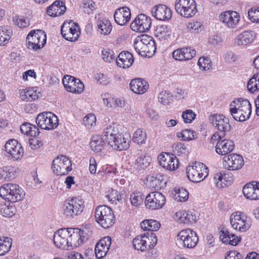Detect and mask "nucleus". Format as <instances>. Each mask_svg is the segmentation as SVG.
<instances>
[{
	"mask_svg": "<svg viewBox=\"0 0 259 259\" xmlns=\"http://www.w3.org/2000/svg\"><path fill=\"white\" fill-rule=\"evenodd\" d=\"M229 111L235 120L244 121L250 118L251 114V105L247 99H236L230 104Z\"/></svg>",
	"mask_w": 259,
	"mask_h": 259,
	"instance_id": "f257e3e1",
	"label": "nucleus"
},
{
	"mask_svg": "<svg viewBox=\"0 0 259 259\" xmlns=\"http://www.w3.org/2000/svg\"><path fill=\"white\" fill-rule=\"evenodd\" d=\"M61 33L66 40L75 41L80 35V28L77 23L71 20L66 21L61 26Z\"/></svg>",
	"mask_w": 259,
	"mask_h": 259,
	"instance_id": "f8f14e48",
	"label": "nucleus"
},
{
	"mask_svg": "<svg viewBox=\"0 0 259 259\" xmlns=\"http://www.w3.org/2000/svg\"><path fill=\"white\" fill-rule=\"evenodd\" d=\"M240 14L236 11H226L219 15V20L228 28H235L240 21Z\"/></svg>",
	"mask_w": 259,
	"mask_h": 259,
	"instance_id": "2eb2a0df",
	"label": "nucleus"
},
{
	"mask_svg": "<svg viewBox=\"0 0 259 259\" xmlns=\"http://www.w3.org/2000/svg\"><path fill=\"white\" fill-rule=\"evenodd\" d=\"M152 15L157 20L165 21L171 17V12L169 8L164 5H158L151 10Z\"/></svg>",
	"mask_w": 259,
	"mask_h": 259,
	"instance_id": "b1692460",
	"label": "nucleus"
},
{
	"mask_svg": "<svg viewBox=\"0 0 259 259\" xmlns=\"http://www.w3.org/2000/svg\"><path fill=\"white\" fill-rule=\"evenodd\" d=\"M187 28L192 32L198 33L203 29V26L201 22L192 21L188 23Z\"/></svg>",
	"mask_w": 259,
	"mask_h": 259,
	"instance_id": "e2e57ef3",
	"label": "nucleus"
},
{
	"mask_svg": "<svg viewBox=\"0 0 259 259\" xmlns=\"http://www.w3.org/2000/svg\"><path fill=\"white\" fill-rule=\"evenodd\" d=\"M144 238L146 241L145 245L147 246V250L154 247L157 243V239L154 232H146L144 233Z\"/></svg>",
	"mask_w": 259,
	"mask_h": 259,
	"instance_id": "de8ad7c7",
	"label": "nucleus"
},
{
	"mask_svg": "<svg viewBox=\"0 0 259 259\" xmlns=\"http://www.w3.org/2000/svg\"><path fill=\"white\" fill-rule=\"evenodd\" d=\"M106 144L101 136L95 135L92 137L90 145L93 151L99 152L104 149Z\"/></svg>",
	"mask_w": 259,
	"mask_h": 259,
	"instance_id": "58836bf2",
	"label": "nucleus"
},
{
	"mask_svg": "<svg viewBox=\"0 0 259 259\" xmlns=\"http://www.w3.org/2000/svg\"><path fill=\"white\" fill-rule=\"evenodd\" d=\"M144 195L140 191H135L130 195V201L131 204L135 207H138L143 202Z\"/></svg>",
	"mask_w": 259,
	"mask_h": 259,
	"instance_id": "603ef678",
	"label": "nucleus"
},
{
	"mask_svg": "<svg viewBox=\"0 0 259 259\" xmlns=\"http://www.w3.org/2000/svg\"><path fill=\"white\" fill-rule=\"evenodd\" d=\"M118 134L119 132L116 126L109 125L104 129L101 137L108 146H115L114 141Z\"/></svg>",
	"mask_w": 259,
	"mask_h": 259,
	"instance_id": "7c9ffc66",
	"label": "nucleus"
},
{
	"mask_svg": "<svg viewBox=\"0 0 259 259\" xmlns=\"http://www.w3.org/2000/svg\"><path fill=\"white\" fill-rule=\"evenodd\" d=\"M220 238L222 241L226 244L235 246L241 241V237L231 233L229 230L223 227L220 231Z\"/></svg>",
	"mask_w": 259,
	"mask_h": 259,
	"instance_id": "c85d7f7f",
	"label": "nucleus"
},
{
	"mask_svg": "<svg viewBox=\"0 0 259 259\" xmlns=\"http://www.w3.org/2000/svg\"><path fill=\"white\" fill-rule=\"evenodd\" d=\"M52 167L54 173L57 175H66L72 170V164L68 157L61 155L53 161Z\"/></svg>",
	"mask_w": 259,
	"mask_h": 259,
	"instance_id": "ddd939ff",
	"label": "nucleus"
},
{
	"mask_svg": "<svg viewBox=\"0 0 259 259\" xmlns=\"http://www.w3.org/2000/svg\"><path fill=\"white\" fill-rule=\"evenodd\" d=\"M196 55L195 49L190 48H183L174 51L172 53L174 59L179 61L191 59Z\"/></svg>",
	"mask_w": 259,
	"mask_h": 259,
	"instance_id": "cd10ccee",
	"label": "nucleus"
},
{
	"mask_svg": "<svg viewBox=\"0 0 259 259\" xmlns=\"http://www.w3.org/2000/svg\"><path fill=\"white\" fill-rule=\"evenodd\" d=\"M197 65L201 70H208L211 67V62L209 58L201 57L199 59Z\"/></svg>",
	"mask_w": 259,
	"mask_h": 259,
	"instance_id": "680f3d73",
	"label": "nucleus"
},
{
	"mask_svg": "<svg viewBox=\"0 0 259 259\" xmlns=\"http://www.w3.org/2000/svg\"><path fill=\"white\" fill-rule=\"evenodd\" d=\"M244 196L248 199H259V182H252L246 184L243 188Z\"/></svg>",
	"mask_w": 259,
	"mask_h": 259,
	"instance_id": "393cba45",
	"label": "nucleus"
},
{
	"mask_svg": "<svg viewBox=\"0 0 259 259\" xmlns=\"http://www.w3.org/2000/svg\"><path fill=\"white\" fill-rule=\"evenodd\" d=\"M130 142L128 136L126 137L118 134L117 137L114 141L115 146H111L114 149L119 151L125 150L129 147V143Z\"/></svg>",
	"mask_w": 259,
	"mask_h": 259,
	"instance_id": "e433bc0d",
	"label": "nucleus"
},
{
	"mask_svg": "<svg viewBox=\"0 0 259 259\" xmlns=\"http://www.w3.org/2000/svg\"><path fill=\"white\" fill-rule=\"evenodd\" d=\"M223 164L226 169L235 170L242 168L244 165V160L240 155L232 153L224 157Z\"/></svg>",
	"mask_w": 259,
	"mask_h": 259,
	"instance_id": "a211bd4d",
	"label": "nucleus"
},
{
	"mask_svg": "<svg viewBox=\"0 0 259 259\" xmlns=\"http://www.w3.org/2000/svg\"><path fill=\"white\" fill-rule=\"evenodd\" d=\"M215 148L217 153L221 155H226L233 150L234 143L230 139H224L217 143Z\"/></svg>",
	"mask_w": 259,
	"mask_h": 259,
	"instance_id": "c756f323",
	"label": "nucleus"
},
{
	"mask_svg": "<svg viewBox=\"0 0 259 259\" xmlns=\"http://www.w3.org/2000/svg\"><path fill=\"white\" fill-rule=\"evenodd\" d=\"M230 222L233 229L240 232H246L251 226L249 219L240 211L233 213L230 217Z\"/></svg>",
	"mask_w": 259,
	"mask_h": 259,
	"instance_id": "9b49d317",
	"label": "nucleus"
},
{
	"mask_svg": "<svg viewBox=\"0 0 259 259\" xmlns=\"http://www.w3.org/2000/svg\"><path fill=\"white\" fill-rule=\"evenodd\" d=\"M175 9L177 12L185 18H190L197 12L194 0H176Z\"/></svg>",
	"mask_w": 259,
	"mask_h": 259,
	"instance_id": "1a4fd4ad",
	"label": "nucleus"
},
{
	"mask_svg": "<svg viewBox=\"0 0 259 259\" xmlns=\"http://www.w3.org/2000/svg\"><path fill=\"white\" fill-rule=\"evenodd\" d=\"M35 121L38 126L46 130H54L58 125L57 117L50 112L39 113L37 116Z\"/></svg>",
	"mask_w": 259,
	"mask_h": 259,
	"instance_id": "9d476101",
	"label": "nucleus"
},
{
	"mask_svg": "<svg viewBox=\"0 0 259 259\" xmlns=\"http://www.w3.org/2000/svg\"><path fill=\"white\" fill-rule=\"evenodd\" d=\"M174 220L179 224H191L196 221V216L191 212L185 210H180L174 215Z\"/></svg>",
	"mask_w": 259,
	"mask_h": 259,
	"instance_id": "a878e982",
	"label": "nucleus"
},
{
	"mask_svg": "<svg viewBox=\"0 0 259 259\" xmlns=\"http://www.w3.org/2000/svg\"><path fill=\"white\" fill-rule=\"evenodd\" d=\"M98 31L103 35L109 34L112 30V25L107 19H99L97 22Z\"/></svg>",
	"mask_w": 259,
	"mask_h": 259,
	"instance_id": "79ce46f5",
	"label": "nucleus"
},
{
	"mask_svg": "<svg viewBox=\"0 0 259 259\" xmlns=\"http://www.w3.org/2000/svg\"><path fill=\"white\" fill-rule=\"evenodd\" d=\"M157 159L159 164L167 170H175L178 168V159L173 154L168 153L161 154L158 155Z\"/></svg>",
	"mask_w": 259,
	"mask_h": 259,
	"instance_id": "6ab92c4d",
	"label": "nucleus"
},
{
	"mask_svg": "<svg viewBox=\"0 0 259 259\" xmlns=\"http://www.w3.org/2000/svg\"><path fill=\"white\" fill-rule=\"evenodd\" d=\"M130 87L133 93L137 94H143L149 89V84L144 79L138 78L131 80Z\"/></svg>",
	"mask_w": 259,
	"mask_h": 259,
	"instance_id": "2f4dec72",
	"label": "nucleus"
},
{
	"mask_svg": "<svg viewBox=\"0 0 259 259\" xmlns=\"http://www.w3.org/2000/svg\"><path fill=\"white\" fill-rule=\"evenodd\" d=\"M151 20L149 17L141 14L137 16L131 24V29L136 32H144L149 30Z\"/></svg>",
	"mask_w": 259,
	"mask_h": 259,
	"instance_id": "f3484780",
	"label": "nucleus"
},
{
	"mask_svg": "<svg viewBox=\"0 0 259 259\" xmlns=\"http://www.w3.org/2000/svg\"><path fill=\"white\" fill-rule=\"evenodd\" d=\"M187 176L188 179L193 183H199L207 176L208 168L201 162H195L192 165L187 166Z\"/></svg>",
	"mask_w": 259,
	"mask_h": 259,
	"instance_id": "423d86ee",
	"label": "nucleus"
},
{
	"mask_svg": "<svg viewBox=\"0 0 259 259\" xmlns=\"http://www.w3.org/2000/svg\"><path fill=\"white\" fill-rule=\"evenodd\" d=\"M20 131L24 135L31 137H36L39 134L38 128L34 124L24 122L20 126Z\"/></svg>",
	"mask_w": 259,
	"mask_h": 259,
	"instance_id": "a19ab883",
	"label": "nucleus"
},
{
	"mask_svg": "<svg viewBox=\"0 0 259 259\" xmlns=\"http://www.w3.org/2000/svg\"><path fill=\"white\" fill-rule=\"evenodd\" d=\"M146 241L144 238V234L138 235L133 240V244L135 249L141 251H147V246L145 245Z\"/></svg>",
	"mask_w": 259,
	"mask_h": 259,
	"instance_id": "8fccbe9b",
	"label": "nucleus"
},
{
	"mask_svg": "<svg viewBox=\"0 0 259 259\" xmlns=\"http://www.w3.org/2000/svg\"><path fill=\"white\" fill-rule=\"evenodd\" d=\"M93 227L91 225H86L82 230L76 229V231L80 234L83 242L87 240L92 235Z\"/></svg>",
	"mask_w": 259,
	"mask_h": 259,
	"instance_id": "13d9d810",
	"label": "nucleus"
},
{
	"mask_svg": "<svg viewBox=\"0 0 259 259\" xmlns=\"http://www.w3.org/2000/svg\"><path fill=\"white\" fill-rule=\"evenodd\" d=\"M177 137L183 141H190L195 138L194 132L190 129H185L177 133Z\"/></svg>",
	"mask_w": 259,
	"mask_h": 259,
	"instance_id": "bf43d9fd",
	"label": "nucleus"
},
{
	"mask_svg": "<svg viewBox=\"0 0 259 259\" xmlns=\"http://www.w3.org/2000/svg\"><path fill=\"white\" fill-rule=\"evenodd\" d=\"M147 139V134L145 130L141 128L137 129L134 133L133 141L138 144H143Z\"/></svg>",
	"mask_w": 259,
	"mask_h": 259,
	"instance_id": "09e8293b",
	"label": "nucleus"
},
{
	"mask_svg": "<svg viewBox=\"0 0 259 259\" xmlns=\"http://www.w3.org/2000/svg\"><path fill=\"white\" fill-rule=\"evenodd\" d=\"M62 82L65 89L68 92L79 94L84 90L83 83L79 79L71 75H65Z\"/></svg>",
	"mask_w": 259,
	"mask_h": 259,
	"instance_id": "dca6fc26",
	"label": "nucleus"
},
{
	"mask_svg": "<svg viewBox=\"0 0 259 259\" xmlns=\"http://www.w3.org/2000/svg\"><path fill=\"white\" fill-rule=\"evenodd\" d=\"M247 87L248 91L252 93L259 90V72L255 73L249 79Z\"/></svg>",
	"mask_w": 259,
	"mask_h": 259,
	"instance_id": "864d4df0",
	"label": "nucleus"
},
{
	"mask_svg": "<svg viewBox=\"0 0 259 259\" xmlns=\"http://www.w3.org/2000/svg\"><path fill=\"white\" fill-rule=\"evenodd\" d=\"M46 43V35L41 30L31 31L26 38L28 49L37 51L43 48Z\"/></svg>",
	"mask_w": 259,
	"mask_h": 259,
	"instance_id": "6e6552de",
	"label": "nucleus"
},
{
	"mask_svg": "<svg viewBox=\"0 0 259 259\" xmlns=\"http://www.w3.org/2000/svg\"><path fill=\"white\" fill-rule=\"evenodd\" d=\"M151 158L146 155H141L136 159V164L140 168L144 169L150 163Z\"/></svg>",
	"mask_w": 259,
	"mask_h": 259,
	"instance_id": "0e129e2a",
	"label": "nucleus"
},
{
	"mask_svg": "<svg viewBox=\"0 0 259 259\" xmlns=\"http://www.w3.org/2000/svg\"><path fill=\"white\" fill-rule=\"evenodd\" d=\"M256 38L255 33L251 30L244 31L239 34L235 39L238 46H246L252 43Z\"/></svg>",
	"mask_w": 259,
	"mask_h": 259,
	"instance_id": "473e14b6",
	"label": "nucleus"
},
{
	"mask_svg": "<svg viewBox=\"0 0 259 259\" xmlns=\"http://www.w3.org/2000/svg\"><path fill=\"white\" fill-rule=\"evenodd\" d=\"M25 195L24 191L16 184H5L0 187V196L12 203L22 201Z\"/></svg>",
	"mask_w": 259,
	"mask_h": 259,
	"instance_id": "7ed1b4c3",
	"label": "nucleus"
},
{
	"mask_svg": "<svg viewBox=\"0 0 259 259\" xmlns=\"http://www.w3.org/2000/svg\"><path fill=\"white\" fill-rule=\"evenodd\" d=\"M147 180L150 183V186L156 190L160 189L163 186L162 184L165 183L163 176L159 173H154Z\"/></svg>",
	"mask_w": 259,
	"mask_h": 259,
	"instance_id": "ea45409f",
	"label": "nucleus"
},
{
	"mask_svg": "<svg viewBox=\"0 0 259 259\" xmlns=\"http://www.w3.org/2000/svg\"><path fill=\"white\" fill-rule=\"evenodd\" d=\"M69 232L68 228H62L56 232L53 236V242L55 245L60 249L68 250L69 249V245L68 243V237Z\"/></svg>",
	"mask_w": 259,
	"mask_h": 259,
	"instance_id": "412c9836",
	"label": "nucleus"
},
{
	"mask_svg": "<svg viewBox=\"0 0 259 259\" xmlns=\"http://www.w3.org/2000/svg\"><path fill=\"white\" fill-rule=\"evenodd\" d=\"M158 100L161 104L168 105L173 101V96L169 91H162L159 94Z\"/></svg>",
	"mask_w": 259,
	"mask_h": 259,
	"instance_id": "6e6d98bb",
	"label": "nucleus"
},
{
	"mask_svg": "<svg viewBox=\"0 0 259 259\" xmlns=\"http://www.w3.org/2000/svg\"><path fill=\"white\" fill-rule=\"evenodd\" d=\"M5 150L14 160L21 159L23 155V149L17 140L12 139L6 142Z\"/></svg>",
	"mask_w": 259,
	"mask_h": 259,
	"instance_id": "aec40b11",
	"label": "nucleus"
},
{
	"mask_svg": "<svg viewBox=\"0 0 259 259\" xmlns=\"http://www.w3.org/2000/svg\"><path fill=\"white\" fill-rule=\"evenodd\" d=\"M15 176L13 167L4 166L0 167V180L13 179Z\"/></svg>",
	"mask_w": 259,
	"mask_h": 259,
	"instance_id": "4d7b16f0",
	"label": "nucleus"
},
{
	"mask_svg": "<svg viewBox=\"0 0 259 259\" xmlns=\"http://www.w3.org/2000/svg\"><path fill=\"white\" fill-rule=\"evenodd\" d=\"M226 177V174H223L221 172L215 174L213 178V182L215 186L218 188H222L229 184H230V182L228 183V182L225 183V179Z\"/></svg>",
	"mask_w": 259,
	"mask_h": 259,
	"instance_id": "3c124183",
	"label": "nucleus"
},
{
	"mask_svg": "<svg viewBox=\"0 0 259 259\" xmlns=\"http://www.w3.org/2000/svg\"><path fill=\"white\" fill-rule=\"evenodd\" d=\"M117 66L125 68L130 67L134 62L133 55L129 52H122L116 60Z\"/></svg>",
	"mask_w": 259,
	"mask_h": 259,
	"instance_id": "72a5a7b5",
	"label": "nucleus"
},
{
	"mask_svg": "<svg viewBox=\"0 0 259 259\" xmlns=\"http://www.w3.org/2000/svg\"><path fill=\"white\" fill-rule=\"evenodd\" d=\"M95 3L92 0H82L80 7L84 13L90 14L94 9Z\"/></svg>",
	"mask_w": 259,
	"mask_h": 259,
	"instance_id": "69168bd1",
	"label": "nucleus"
},
{
	"mask_svg": "<svg viewBox=\"0 0 259 259\" xmlns=\"http://www.w3.org/2000/svg\"><path fill=\"white\" fill-rule=\"evenodd\" d=\"M212 125L218 131L226 135L227 132L231 130V126L228 118L222 114H215L210 118Z\"/></svg>",
	"mask_w": 259,
	"mask_h": 259,
	"instance_id": "4be33fe9",
	"label": "nucleus"
},
{
	"mask_svg": "<svg viewBox=\"0 0 259 259\" xmlns=\"http://www.w3.org/2000/svg\"><path fill=\"white\" fill-rule=\"evenodd\" d=\"M196 114L192 110H186L182 113V117L185 123H190L195 119Z\"/></svg>",
	"mask_w": 259,
	"mask_h": 259,
	"instance_id": "338daca9",
	"label": "nucleus"
},
{
	"mask_svg": "<svg viewBox=\"0 0 259 259\" xmlns=\"http://www.w3.org/2000/svg\"><path fill=\"white\" fill-rule=\"evenodd\" d=\"M114 215L111 208L105 205L97 207L95 211L96 222L103 228H108L114 223Z\"/></svg>",
	"mask_w": 259,
	"mask_h": 259,
	"instance_id": "39448f33",
	"label": "nucleus"
},
{
	"mask_svg": "<svg viewBox=\"0 0 259 259\" xmlns=\"http://www.w3.org/2000/svg\"><path fill=\"white\" fill-rule=\"evenodd\" d=\"M141 228L144 231H148V232H153L157 231L160 227V223L154 220H146L143 221L140 224Z\"/></svg>",
	"mask_w": 259,
	"mask_h": 259,
	"instance_id": "37998d69",
	"label": "nucleus"
},
{
	"mask_svg": "<svg viewBox=\"0 0 259 259\" xmlns=\"http://www.w3.org/2000/svg\"><path fill=\"white\" fill-rule=\"evenodd\" d=\"M66 10L64 4L59 1H55L47 9V13L52 17H57L64 14Z\"/></svg>",
	"mask_w": 259,
	"mask_h": 259,
	"instance_id": "f704fd0d",
	"label": "nucleus"
},
{
	"mask_svg": "<svg viewBox=\"0 0 259 259\" xmlns=\"http://www.w3.org/2000/svg\"><path fill=\"white\" fill-rule=\"evenodd\" d=\"M249 19L252 22H259V8H252L248 10Z\"/></svg>",
	"mask_w": 259,
	"mask_h": 259,
	"instance_id": "774afa93",
	"label": "nucleus"
},
{
	"mask_svg": "<svg viewBox=\"0 0 259 259\" xmlns=\"http://www.w3.org/2000/svg\"><path fill=\"white\" fill-rule=\"evenodd\" d=\"M165 202L164 196L159 192H152L147 195L145 198L146 208L156 210L162 208Z\"/></svg>",
	"mask_w": 259,
	"mask_h": 259,
	"instance_id": "4468645a",
	"label": "nucleus"
},
{
	"mask_svg": "<svg viewBox=\"0 0 259 259\" xmlns=\"http://www.w3.org/2000/svg\"><path fill=\"white\" fill-rule=\"evenodd\" d=\"M174 198L175 200L179 202H185L189 196L188 192L184 188H178L175 190Z\"/></svg>",
	"mask_w": 259,
	"mask_h": 259,
	"instance_id": "052dcab7",
	"label": "nucleus"
},
{
	"mask_svg": "<svg viewBox=\"0 0 259 259\" xmlns=\"http://www.w3.org/2000/svg\"><path fill=\"white\" fill-rule=\"evenodd\" d=\"M198 240L196 233L190 229L182 230L177 235V241L178 244L186 248H194L198 243Z\"/></svg>",
	"mask_w": 259,
	"mask_h": 259,
	"instance_id": "0eeeda50",
	"label": "nucleus"
},
{
	"mask_svg": "<svg viewBox=\"0 0 259 259\" xmlns=\"http://www.w3.org/2000/svg\"><path fill=\"white\" fill-rule=\"evenodd\" d=\"M68 231L69 232V237H68L69 248L77 247L83 242L80 234L76 231V229L68 228Z\"/></svg>",
	"mask_w": 259,
	"mask_h": 259,
	"instance_id": "c9c22d12",
	"label": "nucleus"
},
{
	"mask_svg": "<svg viewBox=\"0 0 259 259\" xmlns=\"http://www.w3.org/2000/svg\"><path fill=\"white\" fill-rule=\"evenodd\" d=\"M16 209L12 205H7L6 203L0 204V213L5 217H12L15 214Z\"/></svg>",
	"mask_w": 259,
	"mask_h": 259,
	"instance_id": "5fc2aeb1",
	"label": "nucleus"
},
{
	"mask_svg": "<svg viewBox=\"0 0 259 259\" xmlns=\"http://www.w3.org/2000/svg\"><path fill=\"white\" fill-rule=\"evenodd\" d=\"M21 99L25 101H31L37 99L38 96L32 89H26L20 91Z\"/></svg>",
	"mask_w": 259,
	"mask_h": 259,
	"instance_id": "49530a36",
	"label": "nucleus"
},
{
	"mask_svg": "<svg viewBox=\"0 0 259 259\" xmlns=\"http://www.w3.org/2000/svg\"><path fill=\"white\" fill-rule=\"evenodd\" d=\"M84 207V201L81 198L75 197L68 198L64 202L62 211L66 217L73 218L80 215Z\"/></svg>",
	"mask_w": 259,
	"mask_h": 259,
	"instance_id": "20e7f679",
	"label": "nucleus"
},
{
	"mask_svg": "<svg viewBox=\"0 0 259 259\" xmlns=\"http://www.w3.org/2000/svg\"><path fill=\"white\" fill-rule=\"evenodd\" d=\"M12 31L9 26L0 27V46L7 44L11 38Z\"/></svg>",
	"mask_w": 259,
	"mask_h": 259,
	"instance_id": "a18cd8bd",
	"label": "nucleus"
},
{
	"mask_svg": "<svg viewBox=\"0 0 259 259\" xmlns=\"http://www.w3.org/2000/svg\"><path fill=\"white\" fill-rule=\"evenodd\" d=\"M134 47L136 52L144 57H152L156 50L154 39L147 34L137 37L134 40Z\"/></svg>",
	"mask_w": 259,
	"mask_h": 259,
	"instance_id": "f03ea898",
	"label": "nucleus"
},
{
	"mask_svg": "<svg viewBox=\"0 0 259 259\" xmlns=\"http://www.w3.org/2000/svg\"><path fill=\"white\" fill-rule=\"evenodd\" d=\"M115 21L119 25H125L131 19V11L128 8L123 7L117 9L114 14Z\"/></svg>",
	"mask_w": 259,
	"mask_h": 259,
	"instance_id": "bb28decb",
	"label": "nucleus"
},
{
	"mask_svg": "<svg viewBox=\"0 0 259 259\" xmlns=\"http://www.w3.org/2000/svg\"><path fill=\"white\" fill-rule=\"evenodd\" d=\"M111 244V238L106 236L101 239L96 245L95 251L96 257L101 259L104 257L108 251Z\"/></svg>",
	"mask_w": 259,
	"mask_h": 259,
	"instance_id": "5701e85b",
	"label": "nucleus"
},
{
	"mask_svg": "<svg viewBox=\"0 0 259 259\" xmlns=\"http://www.w3.org/2000/svg\"><path fill=\"white\" fill-rule=\"evenodd\" d=\"M171 30L166 25H159L157 26L155 31V36L160 40H165L170 39Z\"/></svg>",
	"mask_w": 259,
	"mask_h": 259,
	"instance_id": "4c0bfd02",
	"label": "nucleus"
},
{
	"mask_svg": "<svg viewBox=\"0 0 259 259\" xmlns=\"http://www.w3.org/2000/svg\"><path fill=\"white\" fill-rule=\"evenodd\" d=\"M12 245V239L8 237H0V255H4L10 250Z\"/></svg>",
	"mask_w": 259,
	"mask_h": 259,
	"instance_id": "c03bdc74",
	"label": "nucleus"
}]
</instances>
